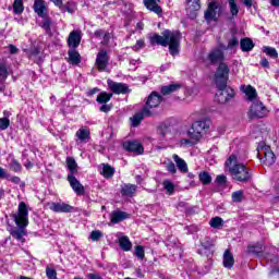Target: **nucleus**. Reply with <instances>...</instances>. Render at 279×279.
Masks as SVG:
<instances>
[{"label": "nucleus", "instance_id": "nucleus-1", "mask_svg": "<svg viewBox=\"0 0 279 279\" xmlns=\"http://www.w3.org/2000/svg\"><path fill=\"white\" fill-rule=\"evenodd\" d=\"M207 60L210 64H218L213 76V82L218 90L216 94V101L218 104H228L234 99V89L228 86L230 80V66L226 63V53L219 48L213 49L207 54Z\"/></svg>", "mask_w": 279, "mask_h": 279}, {"label": "nucleus", "instance_id": "nucleus-2", "mask_svg": "<svg viewBox=\"0 0 279 279\" xmlns=\"http://www.w3.org/2000/svg\"><path fill=\"white\" fill-rule=\"evenodd\" d=\"M181 36L179 31L172 32L171 29H165L161 35L153 33L149 35L148 40L151 47H156V45L160 47H169L170 56H179Z\"/></svg>", "mask_w": 279, "mask_h": 279}, {"label": "nucleus", "instance_id": "nucleus-3", "mask_svg": "<svg viewBox=\"0 0 279 279\" xmlns=\"http://www.w3.org/2000/svg\"><path fill=\"white\" fill-rule=\"evenodd\" d=\"M12 219L17 228L10 231L11 236L21 243H25L24 236H27V226H29V209L26 202H20L17 213L12 215Z\"/></svg>", "mask_w": 279, "mask_h": 279}, {"label": "nucleus", "instance_id": "nucleus-4", "mask_svg": "<svg viewBox=\"0 0 279 279\" xmlns=\"http://www.w3.org/2000/svg\"><path fill=\"white\" fill-rule=\"evenodd\" d=\"M236 162V155H230L225 162V167H229V173L234 180V182H241L242 184H247L252 180V172L245 163H234Z\"/></svg>", "mask_w": 279, "mask_h": 279}, {"label": "nucleus", "instance_id": "nucleus-5", "mask_svg": "<svg viewBox=\"0 0 279 279\" xmlns=\"http://www.w3.org/2000/svg\"><path fill=\"white\" fill-rule=\"evenodd\" d=\"M209 129L210 121L206 119L195 121L191 129L187 131V136L190 138H182L181 145H184L185 147H195V145L202 141L204 132H208Z\"/></svg>", "mask_w": 279, "mask_h": 279}, {"label": "nucleus", "instance_id": "nucleus-6", "mask_svg": "<svg viewBox=\"0 0 279 279\" xmlns=\"http://www.w3.org/2000/svg\"><path fill=\"white\" fill-rule=\"evenodd\" d=\"M33 10L37 16L43 19L39 27L45 29L46 34H51V26L53 25V20L49 16V9H47V2L45 0H35L33 4Z\"/></svg>", "mask_w": 279, "mask_h": 279}, {"label": "nucleus", "instance_id": "nucleus-7", "mask_svg": "<svg viewBox=\"0 0 279 279\" xmlns=\"http://www.w3.org/2000/svg\"><path fill=\"white\" fill-rule=\"evenodd\" d=\"M107 86L112 95H129V93H132V89L128 84L114 82L111 78L107 80Z\"/></svg>", "mask_w": 279, "mask_h": 279}, {"label": "nucleus", "instance_id": "nucleus-8", "mask_svg": "<svg viewBox=\"0 0 279 279\" xmlns=\"http://www.w3.org/2000/svg\"><path fill=\"white\" fill-rule=\"evenodd\" d=\"M122 147L129 154H136V156H143L145 154V147L138 141H125L122 143Z\"/></svg>", "mask_w": 279, "mask_h": 279}, {"label": "nucleus", "instance_id": "nucleus-9", "mask_svg": "<svg viewBox=\"0 0 279 279\" xmlns=\"http://www.w3.org/2000/svg\"><path fill=\"white\" fill-rule=\"evenodd\" d=\"M108 62H110V58L108 57V51L104 49L98 51L96 56L95 66L97 71H99V73H104V71L108 69Z\"/></svg>", "mask_w": 279, "mask_h": 279}, {"label": "nucleus", "instance_id": "nucleus-10", "mask_svg": "<svg viewBox=\"0 0 279 279\" xmlns=\"http://www.w3.org/2000/svg\"><path fill=\"white\" fill-rule=\"evenodd\" d=\"M267 114V107L263 102H255L248 111V119H263Z\"/></svg>", "mask_w": 279, "mask_h": 279}, {"label": "nucleus", "instance_id": "nucleus-11", "mask_svg": "<svg viewBox=\"0 0 279 279\" xmlns=\"http://www.w3.org/2000/svg\"><path fill=\"white\" fill-rule=\"evenodd\" d=\"M66 180L72 189L74 191L75 195L78 197H82V195H86V187L83 186V184L77 180V178L74 175H68Z\"/></svg>", "mask_w": 279, "mask_h": 279}, {"label": "nucleus", "instance_id": "nucleus-12", "mask_svg": "<svg viewBox=\"0 0 279 279\" xmlns=\"http://www.w3.org/2000/svg\"><path fill=\"white\" fill-rule=\"evenodd\" d=\"M48 206L49 210H52V213H73V210H75V207L66 203L52 202L48 204Z\"/></svg>", "mask_w": 279, "mask_h": 279}, {"label": "nucleus", "instance_id": "nucleus-13", "mask_svg": "<svg viewBox=\"0 0 279 279\" xmlns=\"http://www.w3.org/2000/svg\"><path fill=\"white\" fill-rule=\"evenodd\" d=\"M217 10H219V4L216 1L209 2L205 11V21H217Z\"/></svg>", "mask_w": 279, "mask_h": 279}, {"label": "nucleus", "instance_id": "nucleus-14", "mask_svg": "<svg viewBox=\"0 0 279 279\" xmlns=\"http://www.w3.org/2000/svg\"><path fill=\"white\" fill-rule=\"evenodd\" d=\"M162 104V96L158 92H151L146 100L148 108H158Z\"/></svg>", "mask_w": 279, "mask_h": 279}, {"label": "nucleus", "instance_id": "nucleus-15", "mask_svg": "<svg viewBox=\"0 0 279 279\" xmlns=\"http://www.w3.org/2000/svg\"><path fill=\"white\" fill-rule=\"evenodd\" d=\"M82 43V34L77 31H72L68 37V46L72 49H77Z\"/></svg>", "mask_w": 279, "mask_h": 279}, {"label": "nucleus", "instance_id": "nucleus-16", "mask_svg": "<svg viewBox=\"0 0 279 279\" xmlns=\"http://www.w3.org/2000/svg\"><path fill=\"white\" fill-rule=\"evenodd\" d=\"M158 3H160V0H144L145 8L160 16L162 14V7Z\"/></svg>", "mask_w": 279, "mask_h": 279}, {"label": "nucleus", "instance_id": "nucleus-17", "mask_svg": "<svg viewBox=\"0 0 279 279\" xmlns=\"http://www.w3.org/2000/svg\"><path fill=\"white\" fill-rule=\"evenodd\" d=\"M130 218V214L122 211V210H113L110 214V221L111 223L117 225L121 223V221H125V219Z\"/></svg>", "mask_w": 279, "mask_h": 279}, {"label": "nucleus", "instance_id": "nucleus-18", "mask_svg": "<svg viewBox=\"0 0 279 279\" xmlns=\"http://www.w3.org/2000/svg\"><path fill=\"white\" fill-rule=\"evenodd\" d=\"M264 149L263 163L266 165V167H272V165H276V154H274V150H271L269 146H265Z\"/></svg>", "mask_w": 279, "mask_h": 279}, {"label": "nucleus", "instance_id": "nucleus-19", "mask_svg": "<svg viewBox=\"0 0 279 279\" xmlns=\"http://www.w3.org/2000/svg\"><path fill=\"white\" fill-rule=\"evenodd\" d=\"M264 247L265 245L259 242L255 244H250L247 245V253L253 254L254 256H257L258 258H260V256H265V254L263 253Z\"/></svg>", "mask_w": 279, "mask_h": 279}, {"label": "nucleus", "instance_id": "nucleus-20", "mask_svg": "<svg viewBox=\"0 0 279 279\" xmlns=\"http://www.w3.org/2000/svg\"><path fill=\"white\" fill-rule=\"evenodd\" d=\"M254 47H256V44H254V40L250 37H244L240 40V49L244 53L252 51Z\"/></svg>", "mask_w": 279, "mask_h": 279}, {"label": "nucleus", "instance_id": "nucleus-21", "mask_svg": "<svg viewBox=\"0 0 279 279\" xmlns=\"http://www.w3.org/2000/svg\"><path fill=\"white\" fill-rule=\"evenodd\" d=\"M136 189L137 186L135 184L126 183L121 187L120 193L122 197H134Z\"/></svg>", "mask_w": 279, "mask_h": 279}, {"label": "nucleus", "instance_id": "nucleus-22", "mask_svg": "<svg viewBox=\"0 0 279 279\" xmlns=\"http://www.w3.org/2000/svg\"><path fill=\"white\" fill-rule=\"evenodd\" d=\"M51 3H53V5L56 8H58L59 10H61V12H68L69 14H73V12H75V10L73 8H71V2H68L66 4H64L63 0H50Z\"/></svg>", "mask_w": 279, "mask_h": 279}, {"label": "nucleus", "instance_id": "nucleus-23", "mask_svg": "<svg viewBox=\"0 0 279 279\" xmlns=\"http://www.w3.org/2000/svg\"><path fill=\"white\" fill-rule=\"evenodd\" d=\"M222 265L226 269H232L234 267V255H232L230 250L225 251Z\"/></svg>", "mask_w": 279, "mask_h": 279}, {"label": "nucleus", "instance_id": "nucleus-24", "mask_svg": "<svg viewBox=\"0 0 279 279\" xmlns=\"http://www.w3.org/2000/svg\"><path fill=\"white\" fill-rule=\"evenodd\" d=\"M182 88V85L179 83L170 84V85H163L160 88V93L163 96L171 95L173 93H178Z\"/></svg>", "mask_w": 279, "mask_h": 279}, {"label": "nucleus", "instance_id": "nucleus-25", "mask_svg": "<svg viewBox=\"0 0 279 279\" xmlns=\"http://www.w3.org/2000/svg\"><path fill=\"white\" fill-rule=\"evenodd\" d=\"M179 171H181V173H189V165L186 163V161L182 158H180V156H178V154H174L172 156Z\"/></svg>", "mask_w": 279, "mask_h": 279}, {"label": "nucleus", "instance_id": "nucleus-26", "mask_svg": "<svg viewBox=\"0 0 279 279\" xmlns=\"http://www.w3.org/2000/svg\"><path fill=\"white\" fill-rule=\"evenodd\" d=\"M66 169L70 171L68 175H76L77 173V161L73 157H66L65 159Z\"/></svg>", "mask_w": 279, "mask_h": 279}, {"label": "nucleus", "instance_id": "nucleus-27", "mask_svg": "<svg viewBox=\"0 0 279 279\" xmlns=\"http://www.w3.org/2000/svg\"><path fill=\"white\" fill-rule=\"evenodd\" d=\"M241 90H243V93H245L248 101H254V99H256L257 97V93H256V88H254L252 85H242L241 86Z\"/></svg>", "mask_w": 279, "mask_h": 279}, {"label": "nucleus", "instance_id": "nucleus-28", "mask_svg": "<svg viewBox=\"0 0 279 279\" xmlns=\"http://www.w3.org/2000/svg\"><path fill=\"white\" fill-rule=\"evenodd\" d=\"M68 56H69L70 64H81L82 63V56L80 54V52H77V50H75V48H73L72 50H69Z\"/></svg>", "mask_w": 279, "mask_h": 279}, {"label": "nucleus", "instance_id": "nucleus-29", "mask_svg": "<svg viewBox=\"0 0 279 279\" xmlns=\"http://www.w3.org/2000/svg\"><path fill=\"white\" fill-rule=\"evenodd\" d=\"M198 180L203 186H208L213 183V177L210 175V172L208 171H201L198 173Z\"/></svg>", "mask_w": 279, "mask_h": 279}, {"label": "nucleus", "instance_id": "nucleus-30", "mask_svg": "<svg viewBox=\"0 0 279 279\" xmlns=\"http://www.w3.org/2000/svg\"><path fill=\"white\" fill-rule=\"evenodd\" d=\"M119 247H121L123 252H130L132 250V241H130L128 235L119 239Z\"/></svg>", "mask_w": 279, "mask_h": 279}, {"label": "nucleus", "instance_id": "nucleus-31", "mask_svg": "<svg viewBox=\"0 0 279 279\" xmlns=\"http://www.w3.org/2000/svg\"><path fill=\"white\" fill-rule=\"evenodd\" d=\"M75 136H77L81 143H86V141L90 140V131L87 129L81 128L76 131Z\"/></svg>", "mask_w": 279, "mask_h": 279}, {"label": "nucleus", "instance_id": "nucleus-32", "mask_svg": "<svg viewBox=\"0 0 279 279\" xmlns=\"http://www.w3.org/2000/svg\"><path fill=\"white\" fill-rule=\"evenodd\" d=\"M106 180H110V178H113L114 175V168L110 166L109 163L102 165V171L100 172Z\"/></svg>", "mask_w": 279, "mask_h": 279}, {"label": "nucleus", "instance_id": "nucleus-33", "mask_svg": "<svg viewBox=\"0 0 279 279\" xmlns=\"http://www.w3.org/2000/svg\"><path fill=\"white\" fill-rule=\"evenodd\" d=\"M112 99V93L100 92L96 98L97 104H108Z\"/></svg>", "mask_w": 279, "mask_h": 279}, {"label": "nucleus", "instance_id": "nucleus-34", "mask_svg": "<svg viewBox=\"0 0 279 279\" xmlns=\"http://www.w3.org/2000/svg\"><path fill=\"white\" fill-rule=\"evenodd\" d=\"M223 218L221 217H214L209 221L210 228H214L215 230H221L223 228Z\"/></svg>", "mask_w": 279, "mask_h": 279}, {"label": "nucleus", "instance_id": "nucleus-35", "mask_svg": "<svg viewBox=\"0 0 279 279\" xmlns=\"http://www.w3.org/2000/svg\"><path fill=\"white\" fill-rule=\"evenodd\" d=\"M145 118H143V113L137 112L131 118V125L132 128H138L141 123H143Z\"/></svg>", "mask_w": 279, "mask_h": 279}, {"label": "nucleus", "instance_id": "nucleus-36", "mask_svg": "<svg viewBox=\"0 0 279 279\" xmlns=\"http://www.w3.org/2000/svg\"><path fill=\"white\" fill-rule=\"evenodd\" d=\"M9 168L14 173H21V171H23V166L21 165V162H19V160H16L14 158L9 163Z\"/></svg>", "mask_w": 279, "mask_h": 279}, {"label": "nucleus", "instance_id": "nucleus-37", "mask_svg": "<svg viewBox=\"0 0 279 279\" xmlns=\"http://www.w3.org/2000/svg\"><path fill=\"white\" fill-rule=\"evenodd\" d=\"M10 77V72H8V66L5 63H0V82L3 84L5 80Z\"/></svg>", "mask_w": 279, "mask_h": 279}, {"label": "nucleus", "instance_id": "nucleus-38", "mask_svg": "<svg viewBox=\"0 0 279 279\" xmlns=\"http://www.w3.org/2000/svg\"><path fill=\"white\" fill-rule=\"evenodd\" d=\"M165 191H167L168 195H173L175 193V184L169 180H165L162 182Z\"/></svg>", "mask_w": 279, "mask_h": 279}, {"label": "nucleus", "instance_id": "nucleus-39", "mask_svg": "<svg viewBox=\"0 0 279 279\" xmlns=\"http://www.w3.org/2000/svg\"><path fill=\"white\" fill-rule=\"evenodd\" d=\"M228 3L231 16H239V5L236 4V0H228Z\"/></svg>", "mask_w": 279, "mask_h": 279}, {"label": "nucleus", "instance_id": "nucleus-40", "mask_svg": "<svg viewBox=\"0 0 279 279\" xmlns=\"http://www.w3.org/2000/svg\"><path fill=\"white\" fill-rule=\"evenodd\" d=\"M186 3H190L192 12H199L202 10V0H186Z\"/></svg>", "mask_w": 279, "mask_h": 279}, {"label": "nucleus", "instance_id": "nucleus-41", "mask_svg": "<svg viewBox=\"0 0 279 279\" xmlns=\"http://www.w3.org/2000/svg\"><path fill=\"white\" fill-rule=\"evenodd\" d=\"M24 11H25V7L23 5V0H14L13 12L15 14H21Z\"/></svg>", "mask_w": 279, "mask_h": 279}, {"label": "nucleus", "instance_id": "nucleus-42", "mask_svg": "<svg viewBox=\"0 0 279 279\" xmlns=\"http://www.w3.org/2000/svg\"><path fill=\"white\" fill-rule=\"evenodd\" d=\"M232 202L235 204H241L243 202V190H239L232 193L231 195Z\"/></svg>", "mask_w": 279, "mask_h": 279}, {"label": "nucleus", "instance_id": "nucleus-43", "mask_svg": "<svg viewBox=\"0 0 279 279\" xmlns=\"http://www.w3.org/2000/svg\"><path fill=\"white\" fill-rule=\"evenodd\" d=\"M236 47H239V37H236V35H232L228 40L226 49H236Z\"/></svg>", "mask_w": 279, "mask_h": 279}, {"label": "nucleus", "instance_id": "nucleus-44", "mask_svg": "<svg viewBox=\"0 0 279 279\" xmlns=\"http://www.w3.org/2000/svg\"><path fill=\"white\" fill-rule=\"evenodd\" d=\"M264 53H266V56H269V57L272 58L274 60L278 59V50H276V48L266 47V48L264 49Z\"/></svg>", "mask_w": 279, "mask_h": 279}, {"label": "nucleus", "instance_id": "nucleus-45", "mask_svg": "<svg viewBox=\"0 0 279 279\" xmlns=\"http://www.w3.org/2000/svg\"><path fill=\"white\" fill-rule=\"evenodd\" d=\"M135 256L136 258H140V260H143V258H145V247L143 245L135 246Z\"/></svg>", "mask_w": 279, "mask_h": 279}, {"label": "nucleus", "instance_id": "nucleus-46", "mask_svg": "<svg viewBox=\"0 0 279 279\" xmlns=\"http://www.w3.org/2000/svg\"><path fill=\"white\" fill-rule=\"evenodd\" d=\"M10 128V120L7 117L0 118V132H5Z\"/></svg>", "mask_w": 279, "mask_h": 279}, {"label": "nucleus", "instance_id": "nucleus-47", "mask_svg": "<svg viewBox=\"0 0 279 279\" xmlns=\"http://www.w3.org/2000/svg\"><path fill=\"white\" fill-rule=\"evenodd\" d=\"M102 238H104V232H101L100 230H94V231L90 232L92 241L97 242Z\"/></svg>", "mask_w": 279, "mask_h": 279}, {"label": "nucleus", "instance_id": "nucleus-48", "mask_svg": "<svg viewBox=\"0 0 279 279\" xmlns=\"http://www.w3.org/2000/svg\"><path fill=\"white\" fill-rule=\"evenodd\" d=\"M46 276L48 279H57L58 278V271L56 269L47 267L46 268Z\"/></svg>", "mask_w": 279, "mask_h": 279}, {"label": "nucleus", "instance_id": "nucleus-49", "mask_svg": "<svg viewBox=\"0 0 279 279\" xmlns=\"http://www.w3.org/2000/svg\"><path fill=\"white\" fill-rule=\"evenodd\" d=\"M216 184H219L220 186L228 184V177H226L225 174H218L216 177Z\"/></svg>", "mask_w": 279, "mask_h": 279}, {"label": "nucleus", "instance_id": "nucleus-50", "mask_svg": "<svg viewBox=\"0 0 279 279\" xmlns=\"http://www.w3.org/2000/svg\"><path fill=\"white\" fill-rule=\"evenodd\" d=\"M264 257H265L267 260H270V263L278 264V262H279L278 255H274V254H271V253H265V254H264Z\"/></svg>", "mask_w": 279, "mask_h": 279}, {"label": "nucleus", "instance_id": "nucleus-51", "mask_svg": "<svg viewBox=\"0 0 279 279\" xmlns=\"http://www.w3.org/2000/svg\"><path fill=\"white\" fill-rule=\"evenodd\" d=\"M113 106L112 104H101V107L99 108L100 112H105V114H108V112H110V110H112Z\"/></svg>", "mask_w": 279, "mask_h": 279}, {"label": "nucleus", "instance_id": "nucleus-52", "mask_svg": "<svg viewBox=\"0 0 279 279\" xmlns=\"http://www.w3.org/2000/svg\"><path fill=\"white\" fill-rule=\"evenodd\" d=\"M167 171H169V173H178V168L175 167V163H173V161H170L167 166H166Z\"/></svg>", "mask_w": 279, "mask_h": 279}, {"label": "nucleus", "instance_id": "nucleus-53", "mask_svg": "<svg viewBox=\"0 0 279 279\" xmlns=\"http://www.w3.org/2000/svg\"><path fill=\"white\" fill-rule=\"evenodd\" d=\"M149 109L150 108L147 105L143 107L142 111L140 112V114L143 116V119H145V117H153L151 110Z\"/></svg>", "mask_w": 279, "mask_h": 279}, {"label": "nucleus", "instance_id": "nucleus-54", "mask_svg": "<svg viewBox=\"0 0 279 279\" xmlns=\"http://www.w3.org/2000/svg\"><path fill=\"white\" fill-rule=\"evenodd\" d=\"M144 47H145V39H140L134 45V50L135 51H141V49H144Z\"/></svg>", "mask_w": 279, "mask_h": 279}, {"label": "nucleus", "instance_id": "nucleus-55", "mask_svg": "<svg viewBox=\"0 0 279 279\" xmlns=\"http://www.w3.org/2000/svg\"><path fill=\"white\" fill-rule=\"evenodd\" d=\"M10 174L8 173V170H5L3 167L0 166V180H9Z\"/></svg>", "mask_w": 279, "mask_h": 279}, {"label": "nucleus", "instance_id": "nucleus-56", "mask_svg": "<svg viewBox=\"0 0 279 279\" xmlns=\"http://www.w3.org/2000/svg\"><path fill=\"white\" fill-rule=\"evenodd\" d=\"M101 89L99 87H94L92 89H89L87 93H86V96L87 97H93L94 95H97V93H99Z\"/></svg>", "mask_w": 279, "mask_h": 279}, {"label": "nucleus", "instance_id": "nucleus-57", "mask_svg": "<svg viewBox=\"0 0 279 279\" xmlns=\"http://www.w3.org/2000/svg\"><path fill=\"white\" fill-rule=\"evenodd\" d=\"M9 53H11L12 56L19 53V48H16V46L10 44L9 45Z\"/></svg>", "mask_w": 279, "mask_h": 279}, {"label": "nucleus", "instance_id": "nucleus-58", "mask_svg": "<svg viewBox=\"0 0 279 279\" xmlns=\"http://www.w3.org/2000/svg\"><path fill=\"white\" fill-rule=\"evenodd\" d=\"M260 66H263L264 69H269V60H267V58H263L259 62Z\"/></svg>", "mask_w": 279, "mask_h": 279}, {"label": "nucleus", "instance_id": "nucleus-59", "mask_svg": "<svg viewBox=\"0 0 279 279\" xmlns=\"http://www.w3.org/2000/svg\"><path fill=\"white\" fill-rule=\"evenodd\" d=\"M104 34H106V32H105L104 29H101V28L96 29V31L94 32L95 38H101V36H104Z\"/></svg>", "mask_w": 279, "mask_h": 279}, {"label": "nucleus", "instance_id": "nucleus-60", "mask_svg": "<svg viewBox=\"0 0 279 279\" xmlns=\"http://www.w3.org/2000/svg\"><path fill=\"white\" fill-rule=\"evenodd\" d=\"M102 38L105 45H108V43H110V34L108 32L104 33Z\"/></svg>", "mask_w": 279, "mask_h": 279}, {"label": "nucleus", "instance_id": "nucleus-61", "mask_svg": "<svg viewBox=\"0 0 279 279\" xmlns=\"http://www.w3.org/2000/svg\"><path fill=\"white\" fill-rule=\"evenodd\" d=\"M10 182H12L13 184H21V178L19 177H12L10 179Z\"/></svg>", "mask_w": 279, "mask_h": 279}, {"label": "nucleus", "instance_id": "nucleus-62", "mask_svg": "<svg viewBox=\"0 0 279 279\" xmlns=\"http://www.w3.org/2000/svg\"><path fill=\"white\" fill-rule=\"evenodd\" d=\"M31 56H40V49L38 48H33L31 50Z\"/></svg>", "mask_w": 279, "mask_h": 279}, {"label": "nucleus", "instance_id": "nucleus-63", "mask_svg": "<svg viewBox=\"0 0 279 279\" xmlns=\"http://www.w3.org/2000/svg\"><path fill=\"white\" fill-rule=\"evenodd\" d=\"M202 247H204V250H210V247H213V243L204 242V243H202Z\"/></svg>", "mask_w": 279, "mask_h": 279}, {"label": "nucleus", "instance_id": "nucleus-64", "mask_svg": "<svg viewBox=\"0 0 279 279\" xmlns=\"http://www.w3.org/2000/svg\"><path fill=\"white\" fill-rule=\"evenodd\" d=\"M24 167L26 169H34V162H32L31 160H27L26 163L24 165Z\"/></svg>", "mask_w": 279, "mask_h": 279}]
</instances>
